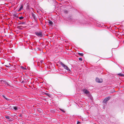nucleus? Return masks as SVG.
Listing matches in <instances>:
<instances>
[{
	"mask_svg": "<svg viewBox=\"0 0 124 124\" xmlns=\"http://www.w3.org/2000/svg\"><path fill=\"white\" fill-rule=\"evenodd\" d=\"M83 92L87 95L89 97H91V95L89 92L87 90L85 89L83 90Z\"/></svg>",
	"mask_w": 124,
	"mask_h": 124,
	"instance_id": "1",
	"label": "nucleus"
},
{
	"mask_svg": "<svg viewBox=\"0 0 124 124\" xmlns=\"http://www.w3.org/2000/svg\"><path fill=\"white\" fill-rule=\"evenodd\" d=\"M60 64L65 69H66L68 71H70V69L65 64H63L62 62H61Z\"/></svg>",
	"mask_w": 124,
	"mask_h": 124,
	"instance_id": "2",
	"label": "nucleus"
},
{
	"mask_svg": "<svg viewBox=\"0 0 124 124\" xmlns=\"http://www.w3.org/2000/svg\"><path fill=\"white\" fill-rule=\"evenodd\" d=\"M96 81L97 82L99 83H101L103 81V80L102 79H99L97 78L96 79Z\"/></svg>",
	"mask_w": 124,
	"mask_h": 124,
	"instance_id": "3",
	"label": "nucleus"
},
{
	"mask_svg": "<svg viewBox=\"0 0 124 124\" xmlns=\"http://www.w3.org/2000/svg\"><path fill=\"white\" fill-rule=\"evenodd\" d=\"M110 99V97H106L105 98L103 101V102L105 103H106V102L108 101Z\"/></svg>",
	"mask_w": 124,
	"mask_h": 124,
	"instance_id": "4",
	"label": "nucleus"
},
{
	"mask_svg": "<svg viewBox=\"0 0 124 124\" xmlns=\"http://www.w3.org/2000/svg\"><path fill=\"white\" fill-rule=\"evenodd\" d=\"M5 118L8 119H9V121H13L12 119H10L11 118L9 117V116H5Z\"/></svg>",
	"mask_w": 124,
	"mask_h": 124,
	"instance_id": "5",
	"label": "nucleus"
},
{
	"mask_svg": "<svg viewBox=\"0 0 124 124\" xmlns=\"http://www.w3.org/2000/svg\"><path fill=\"white\" fill-rule=\"evenodd\" d=\"M48 23L51 26H52L53 24V22L50 20L49 21Z\"/></svg>",
	"mask_w": 124,
	"mask_h": 124,
	"instance_id": "6",
	"label": "nucleus"
},
{
	"mask_svg": "<svg viewBox=\"0 0 124 124\" xmlns=\"http://www.w3.org/2000/svg\"><path fill=\"white\" fill-rule=\"evenodd\" d=\"M23 8V6L22 5L19 8V9L18 10V11H21L22 9Z\"/></svg>",
	"mask_w": 124,
	"mask_h": 124,
	"instance_id": "7",
	"label": "nucleus"
},
{
	"mask_svg": "<svg viewBox=\"0 0 124 124\" xmlns=\"http://www.w3.org/2000/svg\"><path fill=\"white\" fill-rule=\"evenodd\" d=\"M2 97H3L6 100H7V101H8L9 100V99H7V98H6V97H5V95H2Z\"/></svg>",
	"mask_w": 124,
	"mask_h": 124,
	"instance_id": "8",
	"label": "nucleus"
},
{
	"mask_svg": "<svg viewBox=\"0 0 124 124\" xmlns=\"http://www.w3.org/2000/svg\"><path fill=\"white\" fill-rule=\"evenodd\" d=\"M18 107L17 106H15L14 107V109L15 110H17Z\"/></svg>",
	"mask_w": 124,
	"mask_h": 124,
	"instance_id": "9",
	"label": "nucleus"
},
{
	"mask_svg": "<svg viewBox=\"0 0 124 124\" xmlns=\"http://www.w3.org/2000/svg\"><path fill=\"white\" fill-rule=\"evenodd\" d=\"M25 24V23L24 22H22L20 23H19V24L20 25H24Z\"/></svg>",
	"mask_w": 124,
	"mask_h": 124,
	"instance_id": "10",
	"label": "nucleus"
},
{
	"mask_svg": "<svg viewBox=\"0 0 124 124\" xmlns=\"http://www.w3.org/2000/svg\"><path fill=\"white\" fill-rule=\"evenodd\" d=\"M35 34L38 36H39V33L38 32H35Z\"/></svg>",
	"mask_w": 124,
	"mask_h": 124,
	"instance_id": "11",
	"label": "nucleus"
},
{
	"mask_svg": "<svg viewBox=\"0 0 124 124\" xmlns=\"http://www.w3.org/2000/svg\"><path fill=\"white\" fill-rule=\"evenodd\" d=\"M78 54L80 56H83V54L82 53H78Z\"/></svg>",
	"mask_w": 124,
	"mask_h": 124,
	"instance_id": "12",
	"label": "nucleus"
},
{
	"mask_svg": "<svg viewBox=\"0 0 124 124\" xmlns=\"http://www.w3.org/2000/svg\"><path fill=\"white\" fill-rule=\"evenodd\" d=\"M42 36V32H39V36L41 37Z\"/></svg>",
	"mask_w": 124,
	"mask_h": 124,
	"instance_id": "13",
	"label": "nucleus"
},
{
	"mask_svg": "<svg viewBox=\"0 0 124 124\" xmlns=\"http://www.w3.org/2000/svg\"><path fill=\"white\" fill-rule=\"evenodd\" d=\"M23 16H21L19 17V18L21 20L23 19Z\"/></svg>",
	"mask_w": 124,
	"mask_h": 124,
	"instance_id": "14",
	"label": "nucleus"
},
{
	"mask_svg": "<svg viewBox=\"0 0 124 124\" xmlns=\"http://www.w3.org/2000/svg\"><path fill=\"white\" fill-rule=\"evenodd\" d=\"M46 95L48 96V97H50V95L48 93H45Z\"/></svg>",
	"mask_w": 124,
	"mask_h": 124,
	"instance_id": "15",
	"label": "nucleus"
},
{
	"mask_svg": "<svg viewBox=\"0 0 124 124\" xmlns=\"http://www.w3.org/2000/svg\"><path fill=\"white\" fill-rule=\"evenodd\" d=\"M8 39H4L3 40L4 41H8V40H8Z\"/></svg>",
	"mask_w": 124,
	"mask_h": 124,
	"instance_id": "16",
	"label": "nucleus"
},
{
	"mask_svg": "<svg viewBox=\"0 0 124 124\" xmlns=\"http://www.w3.org/2000/svg\"><path fill=\"white\" fill-rule=\"evenodd\" d=\"M22 68L23 70H25L26 69L23 67L22 66L21 67Z\"/></svg>",
	"mask_w": 124,
	"mask_h": 124,
	"instance_id": "17",
	"label": "nucleus"
},
{
	"mask_svg": "<svg viewBox=\"0 0 124 124\" xmlns=\"http://www.w3.org/2000/svg\"><path fill=\"white\" fill-rule=\"evenodd\" d=\"M5 85H9L8 84V83L7 82H6V83H5Z\"/></svg>",
	"mask_w": 124,
	"mask_h": 124,
	"instance_id": "18",
	"label": "nucleus"
},
{
	"mask_svg": "<svg viewBox=\"0 0 124 124\" xmlns=\"http://www.w3.org/2000/svg\"><path fill=\"white\" fill-rule=\"evenodd\" d=\"M79 59L80 61H82V59L81 58H79Z\"/></svg>",
	"mask_w": 124,
	"mask_h": 124,
	"instance_id": "19",
	"label": "nucleus"
},
{
	"mask_svg": "<svg viewBox=\"0 0 124 124\" xmlns=\"http://www.w3.org/2000/svg\"><path fill=\"white\" fill-rule=\"evenodd\" d=\"M43 60H41L40 61V62H41V63H43Z\"/></svg>",
	"mask_w": 124,
	"mask_h": 124,
	"instance_id": "20",
	"label": "nucleus"
},
{
	"mask_svg": "<svg viewBox=\"0 0 124 124\" xmlns=\"http://www.w3.org/2000/svg\"><path fill=\"white\" fill-rule=\"evenodd\" d=\"M60 110L62 112H65L62 109H60Z\"/></svg>",
	"mask_w": 124,
	"mask_h": 124,
	"instance_id": "21",
	"label": "nucleus"
},
{
	"mask_svg": "<svg viewBox=\"0 0 124 124\" xmlns=\"http://www.w3.org/2000/svg\"><path fill=\"white\" fill-rule=\"evenodd\" d=\"M80 123L79 122H78L77 123V124H80Z\"/></svg>",
	"mask_w": 124,
	"mask_h": 124,
	"instance_id": "22",
	"label": "nucleus"
},
{
	"mask_svg": "<svg viewBox=\"0 0 124 124\" xmlns=\"http://www.w3.org/2000/svg\"><path fill=\"white\" fill-rule=\"evenodd\" d=\"M14 16H15V17H18L16 16H17V15H16V14H15V15H14Z\"/></svg>",
	"mask_w": 124,
	"mask_h": 124,
	"instance_id": "23",
	"label": "nucleus"
},
{
	"mask_svg": "<svg viewBox=\"0 0 124 124\" xmlns=\"http://www.w3.org/2000/svg\"><path fill=\"white\" fill-rule=\"evenodd\" d=\"M39 82L40 83H42V82H43V81H41V82H40V81H39Z\"/></svg>",
	"mask_w": 124,
	"mask_h": 124,
	"instance_id": "24",
	"label": "nucleus"
},
{
	"mask_svg": "<svg viewBox=\"0 0 124 124\" xmlns=\"http://www.w3.org/2000/svg\"><path fill=\"white\" fill-rule=\"evenodd\" d=\"M120 76H123V75H120Z\"/></svg>",
	"mask_w": 124,
	"mask_h": 124,
	"instance_id": "25",
	"label": "nucleus"
},
{
	"mask_svg": "<svg viewBox=\"0 0 124 124\" xmlns=\"http://www.w3.org/2000/svg\"><path fill=\"white\" fill-rule=\"evenodd\" d=\"M37 63H38V66H39V65H38V62Z\"/></svg>",
	"mask_w": 124,
	"mask_h": 124,
	"instance_id": "26",
	"label": "nucleus"
},
{
	"mask_svg": "<svg viewBox=\"0 0 124 124\" xmlns=\"http://www.w3.org/2000/svg\"><path fill=\"white\" fill-rule=\"evenodd\" d=\"M39 112H40H40H41V111H40V110H39Z\"/></svg>",
	"mask_w": 124,
	"mask_h": 124,
	"instance_id": "27",
	"label": "nucleus"
},
{
	"mask_svg": "<svg viewBox=\"0 0 124 124\" xmlns=\"http://www.w3.org/2000/svg\"><path fill=\"white\" fill-rule=\"evenodd\" d=\"M39 51H41V50L40 49H39Z\"/></svg>",
	"mask_w": 124,
	"mask_h": 124,
	"instance_id": "28",
	"label": "nucleus"
},
{
	"mask_svg": "<svg viewBox=\"0 0 124 124\" xmlns=\"http://www.w3.org/2000/svg\"><path fill=\"white\" fill-rule=\"evenodd\" d=\"M19 117H21V115Z\"/></svg>",
	"mask_w": 124,
	"mask_h": 124,
	"instance_id": "29",
	"label": "nucleus"
}]
</instances>
